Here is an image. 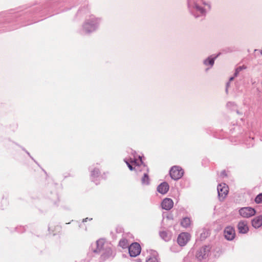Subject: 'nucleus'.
<instances>
[{"mask_svg":"<svg viewBox=\"0 0 262 262\" xmlns=\"http://www.w3.org/2000/svg\"><path fill=\"white\" fill-rule=\"evenodd\" d=\"M191 224L190 219L188 217H184L182 219L181 225L184 228L188 227Z\"/></svg>","mask_w":262,"mask_h":262,"instance_id":"13","label":"nucleus"},{"mask_svg":"<svg viewBox=\"0 0 262 262\" xmlns=\"http://www.w3.org/2000/svg\"><path fill=\"white\" fill-rule=\"evenodd\" d=\"M190 238V235L187 232L180 234L177 238L178 244L181 246H185Z\"/></svg>","mask_w":262,"mask_h":262,"instance_id":"4","label":"nucleus"},{"mask_svg":"<svg viewBox=\"0 0 262 262\" xmlns=\"http://www.w3.org/2000/svg\"><path fill=\"white\" fill-rule=\"evenodd\" d=\"M239 214L244 217H249L255 213V210L251 207H244L239 210Z\"/></svg>","mask_w":262,"mask_h":262,"instance_id":"6","label":"nucleus"},{"mask_svg":"<svg viewBox=\"0 0 262 262\" xmlns=\"http://www.w3.org/2000/svg\"><path fill=\"white\" fill-rule=\"evenodd\" d=\"M214 60L213 58H208L204 61V63L206 65L209 64L211 66H212L214 64Z\"/></svg>","mask_w":262,"mask_h":262,"instance_id":"18","label":"nucleus"},{"mask_svg":"<svg viewBox=\"0 0 262 262\" xmlns=\"http://www.w3.org/2000/svg\"><path fill=\"white\" fill-rule=\"evenodd\" d=\"M184 173V169L180 166L175 165L172 166L169 171L171 178L175 180L181 179Z\"/></svg>","mask_w":262,"mask_h":262,"instance_id":"1","label":"nucleus"},{"mask_svg":"<svg viewBox=\"0 0 262 262\" xmlns=\"http://www.w3.org/2000/svg\"><path fill=\"white\" fill-rule=\"evenodd\" d=\"M141 181L143 184L147 185L149 184V178L148 172H145L144 173L143 177L141 179Z\"/></svg>","mask_w":262,"mask_h":262,"instance_id":"15","label":"nucleus"},{"mask_svg":"<svg viewBox=\"0 0 262 262\" xmlns=\"http://www.w3.org/2000/svg\"><path fill=\"white\" fill-rule=\"evenodd\" d=\"M128 251L130 256H137L141 252L140 245L137 243H133L129 246Z\"/></svg>","mask_w":262,"mask_h":262,"instance_id":"2","label":"nucleus"},{"mask_svg":"<svg viewBox=\"0 0 262 262\" xmlns=\"http://www.w3.org/2000/svg\"><path fill=\"white\" fill-rule=\"evenodd\" d=\"M104 244V241L103 239H99L97 241L96 244L97 246V250L100 251L103 247Z\"/></svg>","mask_w":262,"mask_h":262,"instance_id":"17","label":"nucleus"},{"mask_svg":"<svg viewBox=\"0 0 262 262\" xmlns=\"http://www.w3.org/2000/svg\"><path fill=\"white\" fill-rule=\"evenodd\" d=\"M161 205L163 209L168 210L172 208L173 202L171 199L166 198L162 201Z\"/></svg>","mask_w":262,"mask_h":262,"instance_id":"8","label":"nucleus"},{"mask_svg":"<svg viewBox=\"0 0 262 262\" xmlns=\"http://www.w3.org/2000/svg\"><path fill=\"white\" fill-rule=\"evenodd\" d=\"M146 262H158V259L156 257H149Z\"/></svg>","mask_w":262,"mask_h":262,"instance_id":"20","label":"nucleus"},{"mask_svg":"<svg viewBox=\"0 0 262 262\" xmlns=\"http://www.w3.org/2000/svg\"><path fill=\"white\" fill-rule=\"evenodd\" d=\"M237 72H238V69H237L236 71L235 76H236V75L237 74Z\"/></svg>","mask_w":262,"mask_h":262,"instance_id":"25","label":"nucleus"},{"mask_svg":"<svg viewBox=\"0 0 262 262\" xmlns=\"http://www.w3.org/2000/svg\"><path fill=\"white\" fill-rule=\"evenodd\" d=\"M141 166H142L144 169H145L147 171H148L147 168L145 167V165H141Z\"/></svg>","mask_w":262,"mask_h":262,"instance_id":"23","label":"nucleus"},{"mask_svg":"<svg viewBox=\"0 0 262 262\" xmlns=\"http://www.w3.org/2000/svg\"><path fill=\"white\" fill-rule=\"evenodd\" d=\"M260 53H261V54H262V50L261 51Z\"/></svg>","mask_w":262,"mask_h":262,"instance_id":"26","label":"nucleus"},{"mask_svg":"<svg viewBox=\"0 0 262 262\" xmlns=\"http://www.w3.org/2000/svg\"><path fill=\"white\" fill-rule=\"evenodd\" d=\"M233 79H234V77H231V78H230V79H229V81H232V80H233Z\"/></svg>","mask_w":262,"mask_h":262,"instance_id":"24","label":"nucleus"},{"mask_svg":"<svg viewBox=\"0 0 262 262\" xmlns=\"http://www.w3.org/2000/svg\"><path fill=\"white\" fill-rule=\"evenodd\" d=\"M168 189L169 185L166 182L161 183L158 187V191L162 194L166 193Z\"/></svg>","mask_w":262,"mask_h":262,"instance_id":"11","label":"nucleus"},{"mask_svg":"<svg viewBox=\"0 0 262 262\" xmlns=\"http://www.w3.org/2000/svg\"><path fill=\"white\" fill-rule=\"evenodd\" d=\"M237 227L239 232L241 233H246L249 230L247 223L246 222H239L238 224Z\"/></svg>","mask_w":262,"mask_h":262,"instance_id":"9","label":"nucleus"},{"mask_svg":"<svg viewBox=\"0 0 262 262\" xmlns=\"http://www.w3.org/2000/svg\"><path fill=\"white\" fill-rule=\"evenodd\" d=\"M235 231L233 227L229 226L227 227L224 230V235L225 238L228 240H232L235 237Z\"/></svg>","mask_w":262,"mask_h":262,"instance_id":"7","label":"nucleus"},{"mask_svg":"<svg viewBox=\"0 0 262 262\" xmlns=\"http://www.w3.org/2000/svg\"><path fill=\"white\" fill-rule=\"evenodd\" d=\"M228 191V186L225 183L221 184L217 186L218 194L220 199L223 200L227 195Z\"/></svg>","mask_w":262,"mask_h":262,"instance_id":"5","label":"nucleus"},{"mask_svg":"<svg viewBox=\"0 0 262 262\" xmlns=\"http://www.w3.org/2000/svg\"><path fill=\"white\" fill-rule=\"evenodd\" d=\"M119 245L120 247H122L123 249H125L129 247L128 242L127 240L125 238L121 239L119 243Z\"/></svg>","mask_w":262,"mask_h":262,"instance_id":"14","label":"nucleus"},{"mask_svg":"<svg viewBox=\"0 0 262 262\" xmlns=\"http://www.w3.org/2000/svg\"><path fill=\"white\" fill-rule=\"evenodd\" d=\"M210 250L209 246H205L202 247L196 252L195 255L196 258L200 260L206 258L208 256Z\"/></svg>","mask_w":262,"mask_h":262,"instance_id":"3","label":"nucleus"},{"mask_svg":"<svg viewBox=\"0 0 262 262\" xmlns=\"http://www.w3.org/2000/svg\"><path fill=\"white\" fill-rule=\"evenodd\" d=\"M139 162H142L141 160H134L129 163L126 162V164L130 170H135L136 171L138 170V168L140 166Z\"/></svg>","mask_w":262,"mask_h":262,"instance_id":"10","label":"nucleus"},{"mask_svg":"<svg viewBox=\"0 0 262 262\" xmlns=\"http://www.w3.org/2000/svg\"><path fill=\"white\" fill-rule=\"evenodd\" d=\"M252 226L258 228L262 226V216H258L254 218L252 222Z\"/></svg>","mask_w":262,"mask_h":262,"instance_id":"12","label":"nucleus"},{"mask_svg":"<svg viewBox=\"0 0 262 262\" xmlns=\"http://www.w3.org/2000/svg\"><path fill=\"white\" fill-rule=\"evenodd\" d=\"M112 254H113L112 250L111 249H108V251H107V254L106 255L104 254V255H103L104 258H107L110 256L112 255Z\"/></svg>","mask_w":262,"mask_h":262,"instance_id":"21","label":"nucleus"},{"mask_svg":"<svg viewBox=\"0 0 262 262\" xmlns=\"http://www.w3.org/2000/svg\"><path fill=\"white\" fill-rule=\"evenodd\" d=\"M160 236L165 241H168L170 239V236L168 233L165 231H162L160 232Z\"/></svg>","mask_w":262,"mask_h":262,"instance_id":"16","label":"nucleus"},{"mask_svg":"<svg viewBox=\"0 0 262 262\" xmlns=\"http://www.w3.org/2000/svg\"><path fill=\"white\" fill-rule=\"evenodd\" d=\"M89 25H90V24H89V23H88V22L85 23V24H84V28H85V29H86V28L88 27V26H89Z\"/></svg>","mask_w":262,"mask_h":262,"instance_id":"22","label":"nucleus"},{"mask_svg":"<svg viewBox=\"0 0 262 262\" xmlns=\"http://www.w3.org/2000/svg\"><path fill=\"white\" fill-rule=\"evenodd\" d=\"M256 203H260L262 202V193L258 194L255 199Z\"/></svg>","mask_w":262,"mask_h":262,"instance_id":"19","label":"nucleus"}]
</instances>
